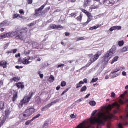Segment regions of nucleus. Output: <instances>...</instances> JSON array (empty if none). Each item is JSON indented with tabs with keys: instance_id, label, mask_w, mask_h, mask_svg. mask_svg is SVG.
<instances>
[{
	"instance_id": "nucleus-1",
	"label": "nucleus",
	"mask_w": 128,
	"mask_h": 128,
	"mask_svg": "<svg viewBox=\"0 0 128 128\" xmlns=\"http://www.w3.org/2000/svg\"><path fill=\"white\" fill-rule=\"evenodd\" d=\"M120 106V104L116 102L112 105L109 104L107 109L101 110L96 114V116H91L87 120L82 122L76 128H89L91 125L94 124L97 125L96 128H100L108 119H110L113 117V114L110 113L108 110H110L114 107L119 109Z\"/></svg>"
},
{
	"instance_id": "nucleus-2",
	"label": "nucleus",
	"mask_w": 128,
	"mask_h": 128,
	"mask_svg": "<svg viewBox=\"0 0 128 128\" xmlns=\"http://www.w3.org/2000/svg\"><path fill=\"white\" fill-rule=\"evenodd\" d=\"M116 48L112 46V48L105 53L102 58V62L104 65H106L115 52Z\"/></svg>"
},
{
	"instance_id": "nucleus-3",
	"label": "nucleus",
	"mask_w": 128,
	"mask_h": 128,
	"mask_svg": "<svg viewBox=\"0 0 128 128\" xmlns=\"http://www.w3.org/2000/svg\"><path fill=\"white\" fill-rule=\"evenodd\" d=\"M27 31L26 28H22L20 30H16L15 38L17 39L24 40L27 37L26 32Z\"/></svg>"
},
{
	"instance_id": "nucleus-4",
	"label": "nucleus",
	"mask_w": 128,
	"mask_h": 128,
	"mask_svg": "<svg viewBox=\"0 0 128 128\" xmlns=\"http://www.w3.org/2000/svg\"><path fill=\"white\" fill-rule=\"evenodd\" d=\"M35 112V109L33 108H30L27 109L24 113L19 116L20 118L22 120L27 119L29 116L33 114Z\"/></svg>"
},
{
	"instance_id": "nucleus-5",
	"label": "nucleus",
	"mask_w": 128,
	"mask_h": 128,
	"mask_svg": "<svg viewBox=\"0 0 128 128\" xmlns=\"http://www.w3.org/2000/svg\"><path fill=\"white\" fill-rule=\"evenodd\" d=\"M33 94V92H32L30 93L29 96H26L24 97L22 100L20 101V103L19 104L18 106L20 108H21L23 106L24 104H27L32 97Z\"/></svg>"
},
{
	"instance_id": "nucleus-6",
	"label": "nucleus",
	"mask_w": 128,
	"mask_h": 128,
	"mask_svg": "<svg viewBox=\"0 0 128 128\" xmlns=\"http://www.w3.org/2000/svg\"><path fill=\"white\" fill-rule=\"evenodd\" d=\"M102 52L101 51L98 52L94 55L92 56V58L90 59V61L91 62V64L94 62L99 57L101 54Z\"/></svg>"
},
{
	"instance_id": "nucleus-7",
	"label": "nucleus",
	"mask_w": 128,
	"mask_h": 128,
	"mask_svg": "<svg viewBox=\"0 0 128 128\" xmlns=\"http://www.w3.org/2000/svg\"><path fill=\"white\" fill-rule=\"evenodd\" d=\"M32 58L30 57L29 56L26 57L22 59V63L26 64H29L31 62V61H30L29 60H32Z\"/></svg>"
},
{
	"instance_id": "nucleus-8",
	"label": "nucleus",
	"mask_w": 128,
	"mask_h": 128,
	"mask_svg": "<svg viewBox=\"0 0 128 128\" xmlns=\"http://www.w3.org/2000/svg\"><path fill=\"white\" fill-rule=\"evenodd\" d=\"M46 5V4H44L38 9L35 10V13L34 14V15L36 16L39 14L40 13V12H39V11H41L44 8Z\"/></svg>"
},
{
	"instance_id": "nucleus-9",
	"label": "nucleus",
	"mask_w": 128,
	"mask_h": 128,
	"mask_svg": "<svg viewBox=\"0 0 128 128\" xmlns=\"http://www.w3.org/2000/svg\"><path fill=\"white\" fill-rule=\"evenodd\" d=\"M122 27L120 26H115L111 27L109 29V30L111 32L114 30H120L121 28Z\"/></svg>"
},
{
	"instance_id": "nucleus-10",
	"label": "nucleus",
	"mask_w": 128,
	"mask_h": 128,
	"mask_svg": "<svg viewBox=\"0 0 128 128\" xmlns=\"http://www.w3.org/2000/svg\"><path fill=\"white\" fill-rule=\"evenodd\" d=\"M16 85L18 88H24V85L21 82H18L16 84Z\"/></svg>"
},
{
	"instance_id": "nucleus-11",
	"label": "nucleus",
	"mask_w": 128,
	"mask_h": 128,
	"mask_svg": "<svg viewBox=\"0 0 128 128\" xmlns=\"http://www.w3.org/2000/svg\"><path fill=\"white\" fill-rule=\"evenodd\" d=\"M18 98L17 92H15L13 94V97L12 98V100L14 102Z\"/></svg>"
},
{
	"instance_id": "nucleus-12",
	"label": "nucleus",
	"mask_w": 128,
	"mask_h": 128,
	"mask_svg": "<svg viewBox=\"0 0 128 128\" xmlns=\"http://www.w3.org/2000/svg\"><path fill=\"white\" fill-rule=\"evenodd\" d=\"M22 16L20 14H14L12 16V18L13 19H14L16 18H22Z\"/></svg>"
},
{
	"instance_id": "nucleus-13",
	"label": "nucleus",
	"mask_w": 128,
	"mask_h": 128,
	"mask_svg": "<svg viewBox=\"0 0 128 128\" xmlns=\"http://www.w3.org/2000/svg\"><path fill=\"white\" fill-rule=\"evenodd\" d=\"M7 63L5 61L0 62V66H2L4 68H6V67Z\"/></svg>"
},
{
	"instance_id": "nucleus-14",
	"label": "nucleus",
	"mask_w": 128,
	"mask_h": 128,
	"mask_svg": "<svg viewBox=\"0 0 128 128\" xmlns=\"http://www.w3.org/2000/svg\"><path fill=\"white\" fill-rule=\"evenodd\" d=\"M17 51V50L15 48L12 50H8L6 51V53L7 54L10 53H16Z\"/></svg>"
},
{
	"instance_id": "nucleus-15",
	"label": "nucleus",
	"mask_w": 128,
	"mask_h": 128,
	"mask_svg": "<svg viewBox=\"0 0 128 128\" xmlns=\"http://www.w3.org/2000/svg\"><path fill=\"white\" fill-rule=\"evenodd\" d=\"M84 84V82L82 81H80L78 83L76 84V88H78L79 87H80L82 86V85Z\"/></svg>"
},
{
	"instance_id": "nucleus-16",
	"label": "nucleus",
	"mask_w": 128,
	"mask_h": 128,
	"mask_svg": "<svg viewBox=\"0 0 128 128\" xmlns=\"http://www.w3.org/2000/svg\"><path fill=\"white\" fill-rule=\"evenodd\" d=\"M119 74H116V73H114L112 74H111V72L109 74V76H110L111 78H114L117 76H119Z\"/></svg>"
},
{
	"instance_id": "nucleus-17",
	"label": "nucleus",
	"mask_w": 128,
	"mask_h": 128,
	"mask_svg": "<svg viewBox=\"0 0 128 128\" xmlns=\"http://www.w3.org/2000/svg\"><path fill=\"white\" fill-rule=\"evenodd\" d=\"M91 1V0H84V2L83 6L85 7L87 6L88 4V3Z\"/></svg>"
},
{
	"instance_id": "nucleus-18",
	"label": "nucleus",
	"mask_w": 128,
	"mask_h": 128,
	"mask_svg": "<svg viewBox=\"0 0 128 128\" xmlns=\"http://www.w3.org/2000/svg\"><path fill=\"white\" fill-rule=\"evenodd\" d=\"M48 120H46L44 122L43 126L42 127V128H47L48 125Z\"/></svg>"
},
{
	"instance_id": "nucleus-19",
	"label": "nucleus",
	"mask_w": 128,
	"mask_h": 128,
	"mask_svg": "<svg viewBox=\"0 0 128 128\" xmlns=\"http://www.w3.org/2000/svg\"><path fill=\"white\" fill-rule=\"evenodd\" d=\"M10 114L9 110L8 109L6 110L5 111V116L4 117L6 118Z\"/></svg>"
},
{
	"instance_id": "nucleus-20",
	"label": "nucleus",
	"mask_w": 128,
	"mask_h": 128,
	"mask_svg": "<svg viewBox=\"0 0 128 128\" xmlns=\"http://www.w3.org/2000/svg\"><path fill=\"white\" fill-rule=\"evenodd\" d=\"M118 58L119 57L118 56H115L112 59V60L111 62V64H112L114 63V62L117 61Z\"/></svg>"
},
{
	"instance_id": "nucleus-21",
	"label": "nucleus",
	"mask_w": 128,
	"mask_h": 128,
	"mask_svg": "<svg viewBox=\"0 0 128 128\" xmlns=\"http://www.w3.org/2000/svg\"><path fill=\"white\" fill-rule=\"evenodd\" d=\"M54 78L53 76L52 75L50 76V77L48 79L49 81L50 82H52L54 80Z\"/></svg>"
},
{
	"instance_id": "nucleus-22",
	"label": "nucleus",
	"mask_w": 128,
	"mask_h": 128,
	"mask_svg": "<svg viewBox=\"0 0 128 128\" xmlns=\"http://www.w3.org/2000/svg\"><path fill=\"white\" fill-rule=\"evenodd\" d=\"M16 30L15 31H13L11 32H10V37L16 36Z\"/></svg>"
},
{
	"instance_id": "nucleus-23",
	"label": "nucleus",
	"mask_w": 128,
	"mask_h": 128,
	"mask_svg": "<svg viewBox=\"0 0 128 128\" xmlns=\"http://www.w3.org/2000/svg\"><path fill=\"white\" fill-rule=\"evenodd\" d=\"M89 103L90 105L92 106H94L96 104V102L94 100L90 101L89 102Z\"/></svg>"
},
{
	"instance_id": "nucleus-24",
	"label": "nucleus",
	"mask_w": 128,
	"mask_h": 128,
	"mask_svg": "<svg viewBox=\"0 0 128 128\" xmlns=\"http://www.w3.org/2000/svg\"><path fill=\"white\" fill-rule=\"evenodd\" d=\"M82 15L81 14H80V16H78L76 18V19L78 21H80V22H81L82 20Z\"/></svg>"
},
{
	"instance_id": "nucleus-25",
	"label": "nucleus",
	"mask_w": 128,
	"mask_h": 128,
	"mask_svg": "<svg viewBox=\"0 0 128 128\" xmlns=\"http://www.w3.org/2000/svg\"><path fill=\"white\" fill-rule=\"evenodd\" d=\"M7 21L6 20H5L0 23V27L1 26H6L7 23Z\"/></svg>"
},
{
	"instance_id": "nucleus-26",
	"label": "nucleus",
	"mask_w": 128,
	"mask_h": 128,
	"mask_svg": "<svg viewBox=\"0 0 128 128\" xmlns=\"http://www.w3.org/2000/svg\"><path fill=\"white\" fill-rule=\"evenodd\" d=\"M126 46H124L120 50V52H124L128 51Z\"/></svg>"
},
{
	"instance_id": "nucleus-27",
	"label": "nucleus",
	"mask_w": 128,
	"mask_h": 128,
	"mask_svg": "<svg viewBox=\"0 0 128 128\" xmlns=\"http://www.w3.org/2000/svg\"><path fill=\"white\" fill-rule=\"evenodd\" d=\"M87 89V87L86 86H84L82 87L80 89V91L82 92L85 91Z\"/></svg>"
},
{
	"instance_id": "nucleus-28",
	"label": "nucleus",
	"mask_w": 128,
	"mask_h": 128,
	"mask_svg": "<svg viewBox=\"0 0 128 128\" xmlns=\"http://www.w3.org/2000/svg\"><path fill=\"white\" fill-rule=\"evenodd\" d=\"M103 4H104L105 2H106V5L108 6H110V2L109 0L107 1L106 0H104L103 1Z\"/></svg>"
},
{
	"instance_id": "nucleus-29",
	"label": "nucleus",
	"mask_w": 128,
	"mask_h": 128,
	"mask_svg": "<svg viewBox=\"0 0 128 128\" xmlns=\"http://www.w3.org/2000/svg\"><path fill=\"white\" fill-rule=\"evenodd\" d=\"M63 28V27L60 25H56V29L60 30Z\"/></svg>"
},
{
	"instance_id": "nucleus-30",
	"label": "nucleus",
	"mask_w": 128,
	"mask_h": 128,
	"mask_svg": "<svg viewBox=\"0 0 128 128\" xmlns=\"http://www.w3.org/2000/svg\"><path fill=\"white\" fill-rule=\"evenodd\" d=\"M56 25L54 24H50V27L52 29H56Z\"/></svg>"
},
{
	"instance_id": "nucleus-31",
	"label": "nucleus",
	"mask_w": 128,
	"mask_h": 128,
	"mask_svg": "<svg viewBox=\"0 0 128 128\" xmlns=\"http://www.w3.org/2000/svg\"><path fill=\"white\" fill-rule=\"evenodd\" d=\"M124 44V42L123 40L119 41L118 42V45L120 46H123Z\"/></svg>"
},
{
	"instance_id": "nucleus-32",
	"label": "nucleus",
	"mask_w": 128,
	"mask_h": 128,
	"mask_svg": "<svg viewBox=\"0 0 128 128\" xmlns=\"http://www.w3.org/2000/svg\"><path fill=\"white\" fill-rule=\"evenodd\" d=\"M119 71V69H118V67L114 69L113 71L111 72V74H112L114 73H115V72L116 73Z\"/></svg>"
},
{
	"instance_id": "nucleus-33",
	"label": "nucleus",
	"mask_w": 128,
	"mask_h": 128,
	"mask_svg": "<svg viewBox=\"0 0 128 128\" xmlns=\"http://www.w3.org/2000/svg\"><path fill=\"white\" fill-rule=\"evenodd\" d=\"M86 15L88 17V18H89L90 19L92 18V16L91 14L89 12H88V13L86 14Z\"/></svg>"
},
{
	"instance_id": "nucleus-34",
	"label": "nucleus",
	"mask_w": 128,
	"mask_h": 128,
	"mask_svg": "<svg viewBox=\"0 0 128 128\" xmlns=\"http://www.w3.org/2000/svg\"><path fill=\"white\" fill-rule=\"evenodd\" d=\"M33 120L32 119H31L30 120H28L25 123V124L26 125H29V124Z\"/></svg>"
},
{
	"instance_id": "nucleus-35",
	"label": "nucleus",
	"mask_w": 128,
	"mask_h": 128,
	"mask_svg": "<svg viewBox=\"0 0 128 128\" xmlns=\"http://www.w3.org/2000/svg\"><path fill=\"white\" fill-rule=\"evenodd\" d=\"M98 80V78H93L91 81L90 82V83H93L94 82H96Z\"/></svg>"
},
{
	"instance_id": "nucleus-36",
	"label": "nucleus",
	"mask_w": 128,
	"mask_h": 128,
	"mask_svg": "<svg viewBox=\"0 0 128 128\" xmlns=\"http://www.w3.org/2000/svg\"><path fill=\"white\" fill-rule=\"evenodd\" d=\"M40 116V114H38L35 116H34L32 118V120H33L39 117Z\"/></svg>"
},
{
	"instance_id": "nucleus-37",
	"label": "nucleus",
	"mask_w": 128,
	"mask_h": 128,
	"mask_svg": "<svg viewBox=\"0 0 128 128\" xmlns=\"http://www.w3.org/2000/svg\"><path fill=\"white\" fill-rule=\"evenodd\" d=\"M66 82L64 81H62L61 84L60 85L62 86L63 87L66 85Z\"/></svg>"
},
{
	"instance_id": "nucleus-38",
	"label": "nucleus",
	"mask_w": 128,
	"mask_h": 128,
	"mask_svg": "<svg viewBox=\"0 0 128 128\" xmlns=\"http://www.w3.org/2000/svg\"><path fill=\"white\" fill-rule=\"evenodd\" d=\"M6 118L4 117L3 119L2 120V121L1 122H0V126H1L5 122V121L6 120Z\"/></svg>"
},
{
	"instance_id": "nucleus-39",
	"label": "nucleus",
	"mask_w": 128,
	"mask_h": 128,
	"mask_svg": "<svg viewBox=\"0 0 128 128\" xmlns=\"http://www.w3.org/2000/svg\"><path fill=\"white\" fill-rule=\"evenodd\" d=\"M4 103L2 102H0V109L2 110L4 109Z\"/></svg>"
},
{
	"instance_id": "nucleus-40",
	"label": "nucleus",
	"mask_w": 128,
	"mask_h": 128,
	"mask_svg": "<svg viewBox=\"0 0 128 128\" xmlns=\"http://www.w3.org/2000/svg\"><path fill=\"white\" fill-rule=\"evenodd\" d=\"M60 101V99H56V100H55L52 102H53V104H54L56 102H58Z\"/></svg>"
},
{
	"instance_id": "nucleus-41",
	"label": "nucleus",
	"mask_w": 128,
	"mask_h": 128,
	"mask_svg": "<svg viewBox=\"0 0 128 128\" xmlns=\"http://www.w3.org/2000/svg\"><path fill=\"white\" fill-rule=\"evenodd\" d=\"M91 64V63H90V64H87L86 66H83L80 69V70H81L82 69H83L84 68H86L88 66L90 65Z\"/></svg>"
},
{
	"instance_id": "nucleus-42",
	"label": "nucleus",
	"mask_w": 128,
	"mask_h": 128,
	"mask_svg": "<svg viewBox=\"0 0 128 128\" xmlns=\"http://www.w3.org/2000/svg\"><path fill=\"white\" fill-rule=\"evenodd\" d=\"M127 92H128V91L127 90H126L124 92V93L121 94L120 96L121 97H123L125 95V94H126L127 93Z\"/></svg>"
},
{
	"instance_id": "nucleus-43",
	"label": "nucleus",
	"mask_w": 128,
	"mask_h": 128,
	"mask_svg": "<svg viewBox=\"0 0 128 128\" xmlns=\"http://www.w3.org/2000/svg\"><path fill=\"white\" fill-rule=\"evenodd\" d=\"M36 102L38 104H39L41 102V99L40 98H38L36 100Z\"/></svg>"
},
{
	"instance_id": "nucleus-44",
	"label": "nucleus",
	"mask_w": 128,
	"mask_h": 128,
	"mask_svg": "<svg viewBox=\"0 0 128 128\" xmlns=\"http://www.w3.org/2000/svg\"><path fill=\"white\" fill-rule=\"evenodd\" d=\"M77 116V115L76 114L74 115V114H72L70 115V117L71 118H76Z\"/></svg>"
},
{
	"instance_id": "nucleus-45",
	"label": "nucleus",
	"mask_w": 128,
	"mask_h": 128,
	"mask_svg": "<svg viewBox=\"0 0 128 128\" xmlns=\"http://www.w3.org/2000/svg\"><path fill=\"white\" fill-rule=\"evenodd\" d=\"M71 15L72 16L75 17L77 16V13H72L71 14Z\"/></svg>"
},
{
	"instance_id": "nucleus-46",
	"label": "nucleus",
	"mask_w": 128,
	"mask_h": 128,
	"mask_svg": "<svg viewBox=\"0 0 128 128\" xmlns=\"http://www.w3.org/2000/svg\"><path fill=\"white\" fill-rule=\"evenodd\" d=\"M9 44H10V42H8V43H7L6 44H5L4 45V49H6L7 48L8 46V45Z\"/></svg>"
},
{
	"instance_id": "nucleus-47",
	"label": "nucleus",
	"mask_w": 128,
	"mask_h": 128,
	"mask_svg": "<svg viewBox=\"0 0 128 128\" xmlns=\"http://www.w3.org/2000/svg\"><path fill=\"white\" fill-rule=\"evenodd\" d=\"M126 117L128 118V104L127 105V108L126 110Z\"/></svg>"
},
{
	"instance_id": "nucleus-48",
	"label": "nucleus",
	"mask_w": 128,
	"mask_h": 128,
	"mask_svg": "<svg viewBox=\"0 0 128 128\" xmlns=\"http://www.w3.org/2000/svg\"><path fill=\"white\" fill-rule=\"evenodd\" d=\"M14 81L15 82H18V77H14L13 78Z\"/></svg>"
},
{
	"instance_id": "nucleus-49",
	"label": "nucleus",
	"mask_w": 128,
	"mask_h": 128,
	"mask_svg": "<svg viewBox=\"0 0 128 128\" xmlns=\"http://www.w3.org/2000/svg\"><path fill=\"white\" fill-rule=\"evenodd\" d=\"M118 69H119V71H121L123 70H124L125 69V68L124 66H120L118 67Z\"/></svg>"
},
{
	"instance_id": "nucleus-50",
	"label": "nucleus",
	"mask_w": 128,
	"mask_h": 128,
	"mask_svg": "<svg viewBox=\"0 0 128 128\" xmlns=\"http://www.w3.org/2000/svg\"><path fill=\"white\" fill-rule=\"evenodd\" d=\"M119 103L121 104H123L124 102V101L121 99L119 100Z\"/></svg>"
},
{
	"instance_id": "nucleus-51",
	"label": "nucleus",
	"mask_w": 128,
	"mask_h": 128,
	"mask_svg": "<svg viewBox=\"0 0 128 128\" xmlns=\"http://www.w3.org/2000/svg\"><path fill=\"white\" fill-rule=\"evenodd\" d=\"M0 37H1L2 38H7L6 36V34L0 35Z\"/></svg>"
},
{
	"instance_id": "nucleus-52",
	"label": "nucleus",
	"mask_w": 128,
	"mask_h": 128,
	"mask_svg": "<svg viewBox=\"0 0 128 128\" xmlns=\"http://www.w3.org/2000/svg\"><path fill=\"white\" fill-rule=\"evenodd\" d=\"M100 26V25H98L95 26H93L92 27L94 29H96Z\"/></svg>"
},
{
	"instance_id": "nucleus-53",
	"label": "nucleus",
	"mask_w": 128,
	"mask_h": 128,
	"mask_svg": "<svg viewBox=\"0 0 128 128\" xmlns=\"http://www.w3.org/2000/svg\"><path fill=\"white\" fill-rule=\"evenodd\" d=\"M85 39L83 37H80L78 38V40L77 41L84 40Z\"/></svg>"
},
{
	"instance_id": "nucleus-54",
	"label": "nucleus",
	"mask_w": 128,
	"mask_h": 128,
	"mask_svg": "<svg viewBox=\"0 0 128 128\" xmlns=\"http://www.w3.org/2000/svg\"><path fill=\"white\" fill-rule=\"evenodd\" d=\"M82 12L85 13V14H86L88 13V12L86 10L83 9H82Z\"/></svg>"
},
{
	"instance_id": "nucleus-55",
	"label": "nucleus",
	"mask_w": 128,
	"mask_h": 128,
	"mask_svg": "<svg viewBox=\"0 0 128 128\" xmlns=\"http://www.w3.org/2000/svg\"><path fill=\"white\" fill-rule=\"evenodd\" d=\"M82 99H83V98H80L78 100H77L76 101V102L77 103H78V102H80L82 100Z\"/></svg>"
},
{
	"instance_id": "nucleus-56",
	"label": "nucleus",
	"mask_w": 128,
	"mask_h": 128,
	"mask_svg": "<svg viewBox=\"0 0 128 128\" xmlns=\"http://www.w3.org/2000/svg\"><path fill=\"white\" fill-rule=\"evenodd\" d=\"M53 104H54L53 103V102H51L49 104L47 105V106H48V108H49L50 106H51Z\"/></svg>"
},
{
	"instance_id": "nucleus-57",
	"label": "nucleus",
	"mask_w": 128,
	"mask_h": 128,
	"mask_svg": "<svg viewBox=\"0 0 128 128\" xmlns=\"http://www.w3.org/2000/svg\"><path fill=\"white\" fill-rule=\"evenodd\" d=\"M19 12L20 14H24V12L23 11V10L22 9L20 10H19Z\"/></svg>"
},
{
	"instance_id": "nucleus-58",
	"label": "nucleus",
	"mask_w": 128,
	"mask_h": 128,
	"mask_svg": "<svg viewBox=\"0 0 128 128\" xmlns=\"http://www.w3.org/2000/svg\"><path fill=\"white\" fill-rule=\"evenodd\" d=\"M98 8V6H91L90 7L92 9H95Z\"/></svg>"
},
{
	"instance_id": "nucleus-59",
	"label": "nucleus",
	"mask_w": 128,
	"mask_h": 128,
	"mask_svg": "<svg viewBox=\"0 0 128 128\" xmlns=\"http://www.w3.org/2000/svg\"><path fill=\"white\" fill-rule=\"evenodd\" d=\"M115 94L113 92H112L111 93V95L110 96L112 98H114V97L115 96Z\"/></svg>"
},
{
	"instance_id": "nucleus-60",
	"label": "nucleus",
	"mask_w": 128,
	"mask_h": 128,
	"mask_svg": "<svg viewBox=\"0 0 128 128\" xmlns=\"http://www.w3.org/2000/svg\"><path fill=\"white\" fill-rule=\"evenodd\" d=\"M64 66V64H59L57 68L60 67H63Z\"/></svg>"
},
{
	"instance_id": "nucleus-61",
	"label": "nucleus",
	"mask_w": 128,
	"mask_h": 128,
	"mask_svg": "<svg viewBox=\"0 0 128 128\" xmlns=\"http://www.w3.org/2000/svg\"><path fill=\"white\" fill-rule=\"evenodd\" d=\"M7 38H10V32H8L6 34Z\"/></svg>"
},
{
	"instance_id": "nucleus-62",
	"label": "nucleus",
	"mask_w": 128,
	"mask_h": 128,
	"mask_svg": "<svg viewBox=\"0 0 128 128\" xmlns=\"http://www.w3.org/2000/svg\"><path fill=\"white\" fill-rule=\"evenodd\" d=\"M97 111V110H95L92 113V116H94L95 114L96 113V112Z\"/></svg>"
},
{
	"instance_id": "nucleus-63",
	"label": "nucleus",
	"mask_w": 128,
	"mask_h": 128,
	"mask_svg": "<svg viewBox=\"0 0 128 128\" xmlns=\"http://www.w3.org/2000/svg\"><path fill=\"white\" fill-rule=\"evenodd\" d=\"M22 59L21 58H19L18 60V62L19 63H21L22 62Z\"/></svg>"
},
{
	"instance_id": "nucleus-64",
	"label": "nucleus",
	"mask_w": 128,
	"mask_h": 128,
	"mask_svg": "<svg viewBox=\"0 0 128 128\" xmlns=\"http://www.w3.org/2000/svg\"><path fill=\"white\" fill-rule=\"evenodd\" d=\"M118 126L119 128H122V124L120 123H119Z\"/></svg>"
}]
</instances>
